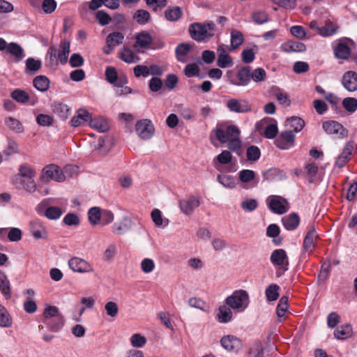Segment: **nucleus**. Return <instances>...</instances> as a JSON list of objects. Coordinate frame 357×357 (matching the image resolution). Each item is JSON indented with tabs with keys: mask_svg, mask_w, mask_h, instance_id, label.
<instances>
[{
	"mask_svg": "<svg viewBox=\"0 0 357 357\" xmlns=\"http://www.w3.org/2000/svg\"><path fill=\"white\" fill-rule=\"evenodd\" d=\"M91 114L85 109H79L76 114L71 119L70 125L73 127H79L89 123Z\"/></svg>",
	"mask_w": 357,
	"mask_h": 357,
	"instance_id": "20",
	"label": "nucleus"
},
{
	"mask_svg": "<svg viewBox=\"0 0 357 357\" xmlns=\"http://www.w3.org/2000/svg\"><path fill=\"white\" fill-rule=\"evenodd\" d=\"M227 106L231 112L237 113L247 112L250 110V106L245 100L230 99L227 102Z\"/></svg>",
	"mask_w": 357,
	"mask_h": 357,
	"instance_id": "22",
	"label": "nucleus"
},
{
	"mask_svg": "<svg viewBox=\"0 0 357 357\" xmlns=\"http://www.w3.org/2000/svg\"><path fill=\"white\" fill-rule=\"evenodd\" d=\"M217 181L227 188H234L236 185L234 179L232 176L229 175L220 174L217 177Z\"/></svg>",
	"mask_w": 357,
	"mask_h": 357,
	"instance_id": "53",
	"label": "nucleus"
},
{
	"mask_svg": "<svg viewBox=\"0 0 357 357\" xmlns=\"http://www.w3.org/2000/svg\"><path fill=\"white\" fill-rule=\"evenodd\" d=\"M317 234L314 228H310L305 235L303 241V249L305 252H312L314 247V241Z\"/></svg>",
	"mask_w": 357,
	"mask_h": 357,
	"instance_id": "36",
	"label": "nucleus"
},
{
	"mask_svg": "<svg viewBox=\"0 0 357 357\" xmlns=\"http://www.w3.org/2000/svg\"><path fill=\"white\" fill-rule=\"evenodd\" d=\"M11 97L17 102L20 103H25L28 102L29 96L28 93L21 89H15L11 93Z\"/></svg>",
	"mask_w": 357,
	"mask_h": 357,
	"instance_id": "57",
	"label": "nucleus"
},
{
	"mask_svg": "<svg viewBox=\"0 0 357 357\" xmlns=\"http://www.w3.org/2000/svg\"><path fill=\"white\" fill-rule=\"evenodd\" d=\"M261 155L260 149L256 146H250L247 149L246 156L250 161H257Z\"/></svg>",
	"mask_w": 357,
	"mask_h": 357,
	"instance_id": "61",
	"label": "nucleus"
},
{
	"mask_svg": "<svg viewBox=\"0 0 357 357\" xmlns=\"http://www.w3.org/2000/svg\"><path fill=\"white\" fill-rule=\"evenodd\" d=\"M289 126L292 128L295 132L301 131L304 126L305 121L300 117L293 116L288 119Z\"/></svg>",
	"mask_w": 357,
	"mask_h": 357,
	"instance_id": "59",
	"label": "nucleus"
},
{
	"mask_svg": "<svg viewBox=\"0 0 357 357\" xmlns=\"http://www.w3.org/2000/svg\"><path fill=\"white\" fill-rule=\"evenodd\" d=\"M280 287L278 284H272L269 285L265 291L266 299L268 301H275L279 297Z\"/></svg>",
	"mask_w": 357,
	"mask_h": 357,
	"instance_id": "50",
	"label": "nucleus"
},
{
	"mask_svg": "<svg viewBox=\"0 0 357 357\" xmlns=\"http://www.w3.org/2000/svg\"><path fill=\"white\" fill-rule=\"evenodd\" d=\"M124 39V36L122 33L115 31L109 33L106 38V43L109 44V46L115 47L117 45H121Z\"/></svg>",
	"mask_w": 357,
	"mask_h": 357,
	"instance_id": "44",
	"label": "nucleus"
},
{
	"mask_svg": "<svg viewBox=\"0 0 357 357\" xmlns=\"http://www.w3.org/2000/svg\"><path fill=\"white\" fill-rule=\"evenodd\" d=\"M188 303L191 307L199 309L204 312L208 311V307L206 303L201 298L192 297L189 298Z\"/></svg>",
	"mask_w": 357,
	"mask_h": 357,
	"instance_id": "51",
	"label": "nucleus"
},
{
	"mask_svg": "<svg viewBox=\"0 0 357 357\" xmlns=\"http://www.w3.org/2000/svg\"><path fill=\"white\" fill-rule=\"evenodd\" d=\"M42 66V62L39 59H35L29 57L26 60L25 73L26 74H35Z\"/></svg>",
	"mask_w": 357,
	"mask_h": 357,
	"instance_id": "40",
	"label": "nucleus"
},
{
	"mask_svg": "<svg viewBox=\"0 0 357 357\" xmlns=\"http://www.w3.org/2000/svg\"><path fill=\"white\" fill-rule=\"evenodd\" d=\"M217 65L221 68H226L233 66V60L229 56L224 45H220L217 50Z\"/></svg>",
	"mask_w": 357,
	"mask_h": 357,
	"instance_id": "18",
	"label": "nucleus"
},
{
	"mask_svg": "<svg viewBox=\"0 0 357 357\" xmlns=\"http://www.w3.org/2000/svg\"><path fill=\"white\" fill-rule=\"evenodd\" d=\"M233 310L225 303L219 306L216 317L221 324H227L233 319Z\"/></svg>",
	"mask_w": 357,
	"mask_h": 357,
	"instance_id": "24",
	"label": "nucleus"
},
{
	"mask_svg": "<svg viewBox=\"0 0 357 357\" xmlns=\"http://www.w3.org/2000/svg\"><path fill=\"white\" fill-rule=\"evenodd\" d=\"M199 204V199L193 196L183 199L179 202L180 208L185 215L191 214Z\"/></svg>",
	"mask_w": 357,
	"mask_h": 357,
	"instance_id": "21",
	"label": "nucleus"
},
{
	"mask_svg": "<svg viewBox=\"0 0 357 357\" xmlns=\"http://www.w3.org/2000/svg\"><path fill=\"white\" fill-rule=\"evenodd\" d=\"M352 335V328L350 325H342L334 331V336L337 340H345Z\"/></svg>",
	"mask_w": 357,
	"mask_h": 357,
	"instance_id": "39",
	"label": "nucleus"
},
{
	"mask_svg": "<svg viewBox=\"0 0 357 357\" xmlns=\"http://www.w3.org/2000/svg\"><path fill=\"white\" fill-rule=\"evenodd\" d=\"M33 85L40 91H46L50 87V80L45 75H39L34 78Z\"/></svg>",
	"mask_w": 357,
	"mask_h": 357,
	"instance_id": "43",
	"label": "nucleus"
},
{
	"mask_svg": "<svg viewBox=\"0 0 357 357\" xmlns=\"http://www.w3.org/2000/svg\"><path fill=\"white\" fill-rule=\"evenodd\" d=\"M354 149V147L353 143L351 142H347L342 149L340 154L337 158L335 162V167L338 168L343 167L351 159Z\"/></svg>",
	"mask_w": 357,
	"mask_h": 357,
	"instance_id": "17",
	"label": "nucleus"
},
{
	"mask_svg": "<svg viewBox=\"0 0 357 357\" xmlns=\"http://www.w3.org/2000/svg\"><path fill=\"white\" fill-rule=\"evenodd\" d=\"M53 121L54 118L48 114H40L36 116V122L41 126H50Z\"/></svg>",
	"mask_w": 357,
	"mask_h": 357,
	"instance_id": "63",
	"label": "nucleus"
},
{
	"mask_svg": "<svg viewBox=\"0 0 357 357\" xmlns=\"http://www.w3.org/2000/svg\"><path fill=\"white\" fill-rule=\"evenodd\" d=\"M225 303L235 312H243L250 305V296L247 291L238 289L225 299Z\"/></svg>",
	"mask_w": 357,
	"mask_h": 357,
	"instance_id": "3",
	"label": "nucleus"
},
{
	"mask_svg": "<svg viewBox=\"0 0 357 357\" xmlns=\"http://www.w3.org/2000/svg\"><path fill=\"white\" fill-rule=\"evenodd\" d=\"M342 84L348 91H356L357 90V73L352 70L344 73L342 78Z\"/></svg>",
	"mask_w": 357,
	"mask_h": 357,
	"instance_id": "19",
	"label": "nucleus"
},
{
	"mask_svg": "<svg viewBox=\"0 0 357 357\" xmlns=\"http://www.w3.org/2000/svg\"><path fill=\"white\" fill-rule=\"evenodd\" d=\"M222 347L230 352H238L243 347L241 340L234 335H225L220 340Z\"/></svg>",
	"mask_w": 357,
	"mask_h": 357,
	"instance_id": "14",
	"label": "nucleus"
},
{
	"mask_svg": "<svg viewBox=\"0 0 357 357\" xmlns=\"http://www.w3.org/2000/svg\"><path fill=\"white\" fill-rule=\"evenodd\" d=\"M20 175L27 179H31L36 176V171L29 165H22L19 168Z\"/></svg>",
	"mask_w": 357,
	"mask_h": 357,
	"instance_id": "54",
	"label": "nucleus"
},
{
	"mask_svg": "<svg viewBox=\"0 0 357 357\" xmlns=\"http://www.w3.org/2000/svg\"><path fill=\"white\" fill-rule=\"evenodd\" d=\"M271 120V119H264L263 121L260 122L261 124L265 125L267 122H268ZM272 123L268 124L264 130V136L268 139H273L274 138L278 132V126H277V122L271 119Z\"/></svg>",
	"mask_w": 357,
	"mask_h": 357,
	"instance_id": "34",
	"label": "nucleus"
},
{
	"mask_svg": "<svg viewBox=\"0 0 357 357\" xmlns=\"http://www.w3.org/2000/svg\"><path fill=\"white\" fill-rule=\"evenodd\" d=\"M30 231L35 238H45L47 236L45 227L38 220L30 222Z\"/></svg>",
	"mask_w": 357,
	"mask_h": 357,
	"instance_id": "26",
	"label": "nucleus"
},
{
	"mask_svg": "<svg viewBox=\"0 0 357 357\" xmlns=\"http://www.w3.org/2000/svg\"><path fill=\"white\" fill-rule=\"evenodd\" d=\"M280 48L286 53L303 52L306 50V46L303 43L292 40L282 43Z\"/></svg>",
	"mask_w": 357,
	"mask_h": 357,
	"instance_id": "25",
	"label": "nucleus"
},
{
	"mask_svg": "<svg viewBox=\"0 0 357 357\" xmlns=\"http://www.w3.org/2000/svg\"><path fill=\"white\" fill-rule=\"evenodd\" d=\"M288 308V297L283 296L280 298L276 309L277 315L280 320L284 318Z\"/></svg>",
	"mask_w": 357,
	"mask_h": 357,
	"instance_id": "47",
	"label": "nucleus"
},
{
	"mask_svg": "<svg viewBox=\"0 0 357 357\" xmlns=\"http://www.w3.org/2000/svg\"><path fill=\"white\" fill-rule=\"evenodd\" d=\"M305 168L310 182H314L318 172V165L315 162H308Z\"/></svg>",
	"mask_w": 357,
	"mask_h": 357,
	"instance_id": "60",
	"label": "nucleus"
},
{
	"mask_svg": "<svg viewBox=\"0 0 357 357\" xmlns=\"http://www.w3.org/2000/svg\"><path fill=\"white\" fill-rule=\"evenodd\" d=\"M258 201L254 198H244L241 202V208L245 213H252L258 207Z\"/></svg>",
	"mask_w": 357,
	"mask_h": 357,
	"instance_id": "42",
	"label": "nucleus"
},
{
	"mask_svg": "<svg viewBox=\"0 0 357 357\" xmlns=\"http://www.w3.org/2000/svg\"><path fill=\"white\" fill-rule=\"evenodd\" d=\"M322 128L328 135H335L341 139L345 138L348 135L347 130L335 121H324L322 123Z\"/></svg>",
	"mask_w": 357,
	"mask_h": 357,
	"instance_id": "11",
	"label": "nucleus"
},
{
	"mask_svg": "<svg viewBox=\"0 0 357 357\" xmlns=\"http://www.w3.org/2000/svg\"><path fill=\"white\" fill-rule=\"evenodd\" d=\"M6 52L14 57L15 62L20 61L25 56L23 48L19 44L13 42L8 43Z\"/></svg>",
	"mask_w": 357,
	"mask_h": 357,
	"instance_id": "28",
	"label": "nucleus"
},
{
	"mask_svg": "<svg viewBox=\"0 0 357 357\" xmlns=\"http://www.w3.org/2000/svg\"><path fill=\"white\" fill-rule=\"evenodd\" d=\"M43 319V323L52 331L56 332L63 326V317L54 305H45Z\"/></svg>",
	"mask_w": 357,
	"mask_h": 357,
	"instance_id": "2",
	"label": "nucleus"
},
{
	"mask_svg": "<svg viewBox=\"0 0 357 357\" xmlns=\"http://www.w3.org/2000/svg\"><path fill=\"white\" fill-rule=\"evenodd\" d=\"M238 175L239 180L243 183H253L255 186L259 183V178L252 170L243 169L238 172Z\"/></svg>",
	"mask_w": 357,
	"mask_h": 357,
	"instance_id": "29",
	"label": "nucleus"
},
{
	"mask_svg": "<svg viewBox=\"0 0 357 357\" xmlns=\"http://www.w3.org/2000/svg\"><path fill=\"white\" fill-rule=\"evenodd\" d=\"M0 290L6 298L10 296V282L6 274L2 271H0Z\"/></svg>",
	"mask_w": 357,
	"mask_h": 357,
	"instance_id": "46",
	"label": "nucleus"
},
{
	"mask_svg": "<svg viewBox=\"0 0 357 357\" xmlns=\"http://www.w3.org/2000/svg\"><path fill=\"white\" fill-rule=\"evenodd\" d=\"M90 222L96 225L100 222L101 218V210L98 207H93L88 212Z\"/></svg>",
	"mask_w": 357,
	"mask_h": 357,
	"instance_id": "56",
	"label": "nucleus"
},
{
	"mask_svg": "<svg viewBox=\"0 0 357 357\" xmlns=\"http://www.w3.org/2000/svg\"><path fill=\"white\" fill-rule=\"evenodd\" d=\"M295 135L292 131L287 130L282 132L279 137H278L275 144L277 147L280 149H289L294 144Z\"/></svg>",
	"mask_w": 357,
	"mask_h": 357,
	"instance_id": "15",
	"label": "nucleus"
},
{
	"mask_svg": "<svg viewBox=\"0 0 357 357\" xmlns=\"http://www.w3.org/2000/svg\"><path fill=\"white\" fill-rule=\"evenodd\" d=\"M51 108L53 113L57 115L62 121H66L68 118L71 111L70 107L68 105L61 102H54L51 105Z\"/></svg>",
	"mask_w": 357,
	"mask_h": 357,
	"instance_id": "23",
	"label": "nucleus"
},
{
	"mask_svg": "<svg viewBox=\"0 0 357 357\" xmlns=\"http://www.w3.org/2000/svg\"><path fill=\"white\" fill-rule=\"evenodd\" d=\"M70 42L66 40L61 41L59 49H57L54 46H51L47 51L50 59L51 61L58 59L61 64L66 63L70 53Z\"/></svg>",
	"mask_w": 357,
	"mask_h": 357,
	"instance_id": "5",
	"label": "nucleus"
},
{
	"mask_svg": "<svg viewBox=\"0 0 357 357\" xmlns=\"http://www.w3.org/2000/svg\"><path fill=\"white\" fill-rule=\"evenodd\" d=\"M69 268L75 273H91L94 271V267L85 259L74 257L68 261Z\"/></svg>",
	"mask_w": 357,
	"mask_h": 357,
	"instance_id": "10",
	"label": "nucleus"
},
{
	"mask_svg": "<svg viewBox=\"0 0 357 357\" xmlns=\"http://www.w3.org/2000/svg\"><path fill=\"white\" fill-rule=\"evenodd\" d=\"M273 95L280 104L284 107L289 106L291 102L287 93L279 87L272 89Z\"/></svg>",
	"mask_w": 357,
	"mask_h": 357,
	"instance_id": "38",
	"label": "nucleus"
},
{
	"mask_svg": "<svg viewBox=\"0 0 357 357\" xmlns=\"http://www.w3.org/2000/svg\"><path fill=\"white\" fill-rule=\"evenodd\" d=\"M6 125L13 131L17 133H21L24 131L22 124L17 119L13 117H7L5 119Z\"/></svg>",
	"mask_w": 357,
	"mask_h": 357,
	"instance_id": "48",
	"label": "nucleus"
},
{
	"mask_svg": "<svg viewBox=\"0 0 357 357\" xmlns=\"http://www.w3.org/2000/svg\"><path fill=\"white\" fill-rule=\"evenodd\" d=\"M130 227L124 222H115L112 227V232L116 235L123 234L129 229Z\"/></svg>",
	"mask_w": 357,
	"mask_h": 357,
	"instance_id": "64",
	"label": "nucleus"
},
{
	"mask_svg": "<svg viewBox=\"0 0 357 357\" xmlns=\"http://www.w3.org/2000/svg\"><path fill=\"white\" fill-rule=\"evenodd\" d=\"M120 58L128 63H133L139 61L140 58L128 47H123L120 52Z\"/></svg>",
	"mask_w": 357,
	"mask_h": 357,
	"instance_id": "37",
	"label": "nucleus"
},
{
	"mask_svg": "<svg viewBox=\"0 0 357 357\" xmlns=\"http://www.w3.org/2000/svg\"><path fill=\"white\" fill-rule=\"evenodd\" d=\"M136 47L142 48H148L152 43L153 38L146 31L138 33L136 36Z\"/></svg>",
	"mask_w": 357,
	"mask_h": 357,
	"instance_id": "33",
	"label": "nucleus"
},
{
	"mask_svg": "<svg viewBox=\"0 0 357 357\" xmlns=\"http://www.w3.org/2000/svg\"><path fill=\"white\" fill-rule=\"evenodd\" d=\"M282 222L286 229L292 231L298 227L300 223V218L296 213H291L284 216L282 218Z\"/></svg>",
	"mask_w": 357,
	"mask_h": 357,
	"instance_id": "31",
	"label": "nucleus"
},
{
	"mask_svg": "<svg viewBox=\"0 0 357 357\" xmlns=\"http://www.w3.org/2000/svg\"><path fill=\"white\" fill-rule=\"evenodd\" d=\"M12 319L7 310L0 304V326L9 328L12 326Z\"/></svg>",
	"mask_w": 357,
	"mask_h": 357,
	"instance_id": "45",
	"label": "nucleus"
},
{
	"mask_svg": "<svg viewBox=\"0 0 357 357\" xmlns=\"http://www.w3.org/2000/svg\"><path fill=\"white\" fill-rule=\"evenodd\" d=\"M215 25L213 22L191 24L189 26V33L192 38L197 42H204L214 35Z\"/></svg>",
	"mask_w": 357,
	"mask_h": 357,
	"instance_id": "4",
	"label": "nucleus"
},
{
	"mask_svg": "<svg viewBox=\"0 0 357 357\" xmlns=\"http://www.w3.org/2000/svg\"><path fill=\"white\" fill-rule=\"evenodd\" d=\"M130 342L132 347L140 349L146 344L147 340L142 334L135 333L130 336Z\"/></svg>",
	"mask_w": 357,
	"mask_h": 357,
	"instance_id": "49",
	"label": "nucleus"
},
{
	"mask_svg": "<svg viewBox=\"0 0 357 357\" xmlns=\"http://www.w3.org/2000/svg\"><path fill=\"white\" fill-rule=\"evenodd\" d=\"M89 126L99 132H106L109 129L107 121L102 116H98L91 119Z\"/></svg>",
	"mask_w": 357,
	"mask_h": 357,
	"instance_id": "32",
	"label": "nucleus"
},
{
	"mask_svg": "<svg viewBox=\"0 0 357 357\" xmlns=\"http://www.w3.org/2000/svg\"><path fill=\"white\" fill-rule=\"evenodd\" d=\"M266 204L269 209L277 214H283L286 213L289 208L287 201L283 197L278 195H271L266 199Z\"/></svg>",
	"mask_w": 357,
	"mask_h": 357,
	"instance_id": "9",
	"label": "nucleus"
},
{
	"mask_svg": "<svg viewBox=\"0 0 357 357\" xmlns=\"http://www.w3.org/2000/svg\"><path fill=\"white\" fill-rule=\"evenodd\" d=\"M243 40L244 38L241 32L236 29H233L231 31V46L232 49L238 47L243 43Z\"/></svg>",
	"mask_w": 357,
	"mask_h": 357,
	"instance_id": "52",
	"label": "nucleus"
},
{
	"mask_svg": "<svg viewBox=\"0 0 357 357\" xmlns=\"http://www.w3.org/2000/svg\"><path fill=\"white\" fill-rule=\"evenodd\" d=\"M67 200L60 198H46L36 206L37 213L49 220H55L61 218L66 211Z\"/></svg>",
	"mask_w": 357,
	"mask_h": 357,
	"instance_id": "1",
	"label": "nucleus"
},
{
	"mask_svg": "<svg viewBox=\"0 0 357 357\" xmlns=\"http://www.w3.org/2000/svg\"><path fill=\"white\" fill-rule=\"evenodd\" d=\"M135 130L139 137L142 139L151 138L155 132L153 123L148 119L138 121L135 125Z\"/></svg>",
	"mask_w": 357,
	"mask_h": 357,
	"instance_id": "12",
	"label": "nucleus"
},
{
	"mask_svg": "<svg viewBox=\"0 0 357 357\" xmlns=\"http://www.w3.org/2000/svg\"><path fill=\"white\" fill-rule=\"evenodd\" d=\"M213 133H214L221 143H227L232 138L239 135V130L236 126H231L225 128H216L213 130L211 134V144L218 146L217 142L213 139Z\"/></svg>",
	"mask_w": 357,
	"mask_h": 357,
	"instance_id": "8",
	"label": "nucleus"
},
{
	"mask_svg": "<svg viewBox=\"0 0 357 357\" xmlns=\"http://www.w3.org/2000/svg\"><path fill=\"white\" fill-rule=\"evenodd\" d=\"M105 77L108 82L116 87H121L128 83V79L125 76L119 77L114 67H107L105 70Z\"/></svg>",
	"mask_w": 357,
	"mask_h": 357,
	"instance_id": "16",
	"label": "nucleus"
},
{
	"mask_svg": "<svg viewBox=\"0 0 357 357\" xmlns=\"http://www.w3.org/2000/svg\"><path fill=\"white\" fill-rule=\"evenodd\" d=\"M40 180L44 182L50 181L63 182L66 180V176L58 165L51 164L46 165L42 169Z\"/></svg>",
	"mask_w": 357,
	"mask_h": 357,
	"instance_id": "6",
	"label": "nucleus"
},
{
	"mask_svg": "<svg viewBox=\"0 0 357 357\" xmlns=\"http://www.w3.org/2000/svg\"><path fill=\"white\" fill-rule=\"evenodd\" d=\"M339 31V26L337 23L328 21L320 28L319 35L322 37H331Z\"/></svg>",
	"mask_w": 357,
	"mask_h": 357,
	"instance_id": "30",
	"label": "nucleus"
},
{
	"mask_svg": "<svg viewBox=\"0 0 357 357\" xmlns=\"http://www.w3.org/2000/svg\"><path fill=\"white\" fill-rule=\"evenodd\" d=\"M266 78V73L264 69L257 68L250 73V79L256 82H264Z\"/></svg>",
	"mask_w": 357,
	"mask_h": 357,
	"instance_id": "62",
	"label": "nucleus"
},
{
	"mask_svg": "<svg viewBox=\"0 0 357 357\" xmlns=\"http://www.w3.org/2000/svg\"><path fill=\"white\" fill-rule=\"evenodd\" d=\"M250 81V72L245 68L239 69L236 74V79L231 80V84L236 86H246Z\"/></svg>",
	"mask_w": 357,
	"mask_h": 357,
	"instance_id": "27",
	"label": "nucleus"
},
{
	"mask_svg": "<svg viewBox=\"0 0 357 357\" xmlns=\"http://www.w3.org/2000/svg\"><path fill=\"white\" fill-rule=\"evenodd\" d=\"M165 16L168 21H177L182 16L181 8L178 6L168 7L165 11Z\"/></svg>",
	"mask_w": 357,
	"mask_h": 357,
	"instance_id": "41",
	"label": "nucleus"
},
{
	"mask_svg": "<svg viewBox=\"0 0 357 357\" xmlns=\"http://www.w3.org/2000/svg\"><path fill=\"white\" fill-rule=\"evenodd\" d=\"M354 46V41L348 38H342L334 42L335 56L340 59L347 60L349 58L351 48Z\"/></svg>",
	"mask_w": 357,
	"mask_h": 357,
	"instance_id": "7",
	"label": "nucleus"
},
{
	"mask_svg": "<svg viewBox=\"0 0 357 357\" xmlns=\"http://www.w3.org/2000/svg\"><path fill=\"white\" fill-rule=\"evenodd\" d=\"M140 267L144 273L148 274L155 269V264L153 259L150 258H144L141 261Z\"/></svg>",
	"mask_w": 357,
	"mask_h": 357,
	"instance_id": "58",
	"label": "nucleus"
},
{
	"mask_svg": "<svg viewBox=\"0 0 357 357\" xmlns=\"http://www.w3.org/2000/svg\"><path fill=\"white\" fill-rule=\"evenodd\" d=\"M151 217L154 225L158 227L165 228L169 225V220L163 218L162 212L158 208H155L151 211Z\"/></svg>",
	"mask_w": 357,
	"mask_h": 357,
	"instance_id": "35",
	"label": "nucleus"
},
{
	"mask_svg": "<svg viewBox=\"0 0 357 357\" xmlns=\"http://www.w3.org/2000/svg\"><path fill=\"white\" fill-rule=\"evenodd\" d=\"M343 107L349 112L354 113L357 110V99L348 97L342 100Z\"/></svg>",
	"mask_w": 357,
	"mask_h": 357,
	"instance_id": "55",
	"label": "nucleus"
},
{
	"mask_svg": "<svg viewBox=\"0 0 357 357\" xmlns=\"http://www.w3.org/2000/svg\"><path fill=\"white\" fill-rule=\"evenodd\" d=\"M270 260L271 263L282 269V272L288 270L289 259L286 252L282 249H277L272 252Z\"/></svg>",
	"mask_w": 357,
	"mask_h": 357,
	"instance_id": "13",
	"label": "nucleus"
}]
</instances>
